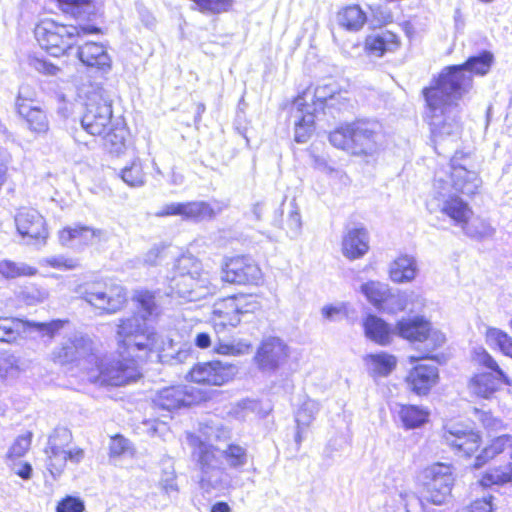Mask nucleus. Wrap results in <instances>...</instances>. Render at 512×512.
<instances>
[{
    "mask_svg": "<svg viewBox=\"0 0 512 512\" xmlns=\"http://www.w3.org/2000/svg\"><path fill=\"white\" fill-rule=\"evenodd\" d=\"M450 166L453 188L464 195H474L482 181L471 154L456 151L450 160Z\"/></svg>",
    "mask_w": 512,
    "mask_h": 512,
    "instance_id": "16",
    "label": "nucleus"
},
{
    "mask_svg": "<svg viewBox=\"0 0 512 512\" xmlns=\"http://www.w3.org/2000/svg\"><path fill=\"white\" fill-rule=\"evenodd\" d=\"M128 131L122 123L111 125L104 138V146L111 154L120 155L126 149Z\"/></svg>",
    "mask_w": 512,
    "mask_h": 512,
    "instance_id": "37",
    "label": "nucleus"
},
{
    "mask_svg": "<svg viewBox=\"0 0 512 512\" xmlns=\"http://www.w3.org/2000/svg\"><path fill=\"white\" fill-rule=\"evenodd\" d=\"M397 416L403 429L414 430L429 422L430 411L421 405L403 403L398 406Z\"/></svg>",
    "mask_w": 512,
    "mask_h": 512,
    "instance_id": "30",
    "label": "nucleus"
},
{
    "mask_svg": "<svg viewBox=\"0 0 512 512\" xmlns=\"http://www.w3.org/2000/svg\"><path fill=\"white\" fill-rule=\"evenodd\" d=\"M289 356L288 346L279 337L264 339L254 356L258 368L263 371H273L284 364Z\"/></svg>",
    "mask_w": 512,
    "mask_h": 512,
    "instance_id": "19",
    "label": "nucleus"
},
{
    "mask_svg": "<svg viewBox=\"0 0 512 512\" xmlns=\"http://www.w3.org/2000/svg\"><path fill=\"white\" fill-rule=\"evenodd\" d=\"M52 267H65L67 269H73L77 263L73 259H65L62 257H53L47 261Z\"/></svg>",
    "mask_w": 512,
    "mask_h": 512,
    "instance_id": "56",
    "label": "nucleus"
},
{
    "mask_svg": "<svg viewBox=\"0 0 512 512\" xmlns=\"http://www.w3.org/2000/svg\"><path fill=\"white\" fill-rule=\"evenodd\" d=\"M199 271L200 263L193 255H180L173 264L171 275L167 276L169 288L194 286V281L200 276Z\"/></svg>",
    "mask_w": 512,
    "mask_h": 512,
    "instance_id": "22",
    "label": "nucleus"
},
{
    "mask_svg": "<svg viewBox=\"0 0 512 512\" xmlns=\"http://www.w3.org/2000/svg\"><path fill=\"white\" fill-rule=\"evenodd\" d=\"M456 482L455 468L451 463L434 462L421 471V493L427 502L441 505L451 496Z\"/></svg>",
    "mask_w": 512,
    "mask_h": 512,
    "instance_id": "8",
    "label": "nucleus"
},
{
    "mask_svg": "<svg viewBox=\"0 0 512 512\" xmlns=\"http://www.w3.org/2000/svg\"><path fill=\"white\" fill-rule=\"evenodd\" d=\"M23 87H25V88H26V89H25V91H24V99H23V102H24V103H28V104H30V102H32V101H33V99H32V93L30 92L29 87H28L27 85H21V86H20V88H19V90H20L21 88H23Z\"/></svg>",
    "mask_w": 512,
    "mask_h": 512,
    "instance_id": "64",
    "label": "nucleus"
},
{
    "mask_svg": "<svg viewBox=\"0 0 512 512\" xmlns=\"http://www.w3.org/2000/svg\"><path fill=\"white\" fill-rule=\"evenodd\" d=\"M412 367L404 377L408 390L418 396H427L439 383L440 374L436 366L425 364L422 361L409 362Z\"/></svg>",
    "mask_w": 512,
    "mask_h": 512,
    "instance_id": "18",
    "label": "nucleus"
},
{
    "mask_svg": "<svg viewBox=\"0 0 512 512\" xmlns=\"http://www.w3.org/2000/svg\"><path fill=\"white\" fill-rule=\"evenodd\" d=\"M73 441L72 432L64 427L55 428L48 437L44 449L46 468L52 477L60 476L68 461L79 463L84 458V450L80 447L68 449Z\"/></svg>",
    "mask_w": 512,
    "mask_h": 512,
    "instance_id": "9",
    "label": "nucleus"
},
{
    "mask_svg": "<svg viewBox=\"0 0 512 512\" xmlns=\"http://www.w3.org/2000/svg\"><path fill=\"white\" fill-rule=\"evenodd\" d=\"M425 118L435 143L447 137L457 138L461 131L460 107L426 104Z\"/></svg>",
    "mask_w": 512,
    "mask_h": 512,
    "instance_id": "13",
    "label": "nucleus"
},
{
    "mask_svg": "<svg viewBox=\"0 0 512 512\" xmlns=\"http://www.w3.org/2000/svg\"><path fill=\"white\" fill-rule=\"evenodd\" d=\"M263 210H264L263 202H257L252 206L251 213L255 220H257V221L261 220Z\"/></svg>",
    "mask_w": 512,
    "mask_h": 512,
    "instance_id": "59",
    "label": "nucleus"
},
{
    "mask_svg": "<svg viewBox=\"0 0 512 512\" xmlns=\"http://www.w3.org/2000/svg\"><path fill=\"white\" fill-rule=\"evenodd\" d=\"M454 21H455V26H456L457 29L463 28L464 20L462 18V13H461L460 9H456L455 10V12H454Z\"/></svg>",
    "mask_w": 512,
    "mask_h": 512,
    "instance_id": "63",
    "label": "nucleus"
},
{
    "mask_svg": "<svg viewBox=\"0 0 512 512\" xmlns=\"http://www.w3.org/2000/svg\"><path fill=\"white\" fill-rule=\"evenodd\" d=\"M193 446L196 449L197 461L201 468H206L211 465L213 460L216 458V447L207 444L200 439H196L193 442Z\"/></svg>",
    "mask_w": 512,
    "mask_h": 512,
    "instance_id": "47",
    "label": "nucleus"
},
{
    "mask_svg": "<svg viewBox=\"0 0 512 512\" xmlns=\"http://www.w3.org/2000/svg\"><path fill=\"white\" fill-rule=\"evenodd\" d=\"M235 376V368L232 364L220 360H209L195 363L186 374V381L189 386L198 389L214 391L212 387H221L231 382Z\"/></svg>",
    "mask_w": 512,
    "mask_h": 512,
    "instance_id": "11",
    "label": "nucleus"
},
{
    "mask_svg": "<svg viewBox=\"0 0 512 512\" xmlns=\"http://www.w3.org/2000/svg\"><path fill=\"white\" fill-rule=\"evenodd\" d=\"M84 509V502L74 496H66L62 498L56 506L57 512H83Z\"/></svg>",
    "mask_w": 512,
    "mask_h": 512,
    "instance_id": "53",
    "label": "nucleus"
},
{
    "mask_svg": "<svg viewBox=\"0 0 512 512\" xmlns=\"http://www.w3.org/2000/svg\"><path fill=\"white\" fill-rule=\"evenodd\" d=\"M121 179L130 187H142L146 181V174L143 171V166L139 158L131 161L120 171Z\"/></svg>",
    "mask_w": 512,
    "mask_h": 512,
    "instance_id": "42",
    "label": "nucleus"
},
{
    "mask_svg": "<svg viewBox=\"0 0 512 512\" xmlns=\"http://www.w3.org/2000/svg\"><path fill=\"white\" fill-rule=\"evenodd\" d=\"M195 345L200 349H207L211 345V339L208 333H198L194 340Z\"/></svg>",
    "mask_w": 512,
    "mask_h": 512,
    "instance_id": "58",
    "label": "nucleus"
},
{
    "mask_svg": "<svg viewBox=\"0 0 512 512\" xmlns=\"http://www.w3.org/2000/svg\"><path fill=\"white\" fill-rule=\"evenodd\" d=\"M227 207L221 201L171 202L162 206L157 217L181 216L185 221L199 223L214 219Z\"/></svg>",
    "mask_w": 512,
    "mask_h": 512,
    "instance_id": "15",
    "label": "nucleus"
},
{
    "mask_svg": "<svg viewBox=\"0 0 512 512\" xmlns=\"http://www.w3.org/2000/svg\"><path fill=\"white\" fill-rule=\"evenodd\" d=\"M418 343L421 344L418 347L419 354L409 356L408 362L429 360L437 364H443L447 361V338L440 330L432 326L427 335H425V339Z\"/></svg>",
    "mask_w": 512,
    "mask_h": 512,
    "instance_id": "20",
    "label": "nucleus"
},
{
    "mask_svg": "<svg viewBox=\"0 0 512 512\" xmlns=\"http://www.w3.org/2000/svg\"><path fill=\"white\" fill-rule=\"evenodd\" d=\"M29 64L38 72L47 75H56L59 71V68L57 66L44 59L32 58L30 59Z\"/></svg>",
    "mask_w": 512,
    "mask_h": 512,
    "instance_id": "54",
    "label": "nucleus"
},
{
    "mask_svg": "<svg viewBox=\"0 0 512 512\" xmlns=\"http://www.w3.org/2000/svg\"><path fill=\"white\" fill-rule=\"evenodd\" d=\"M493 61V54L490 51L483 50L477 55L470 56L459 66H463L461 69L472 77L473 75L484 76L490 71Z\"/></svg>",
    "mask_w": 512,
    "mask_h": 512,
    "instance_id": "36",
    "label": "nucleus"
},
{
    "mask_svg": "<svg viewBox=\"0 0 512 512\" xmlns=\"http://www.w3.org/2000/svg\"><path fill=\"white\" fill-rule=\"evenodd\" d=\"M198 10L205 14H220L232 6L233 0H192Z\"/></svg>",
    "mask_w": 512,
    "mask_h": 512,
    "instance_id": "48",
    "label": "nucleus"
},
{
    "mask_svg": "<svg viewBox=\"0 0 512 512\" xmlns=\"http://www.w3.org/2000/svg\"><path fill=\"white\" fill-rule=\"evenodd\" d=\"M338 22L348 30H359L366 22V15L360 6L351 5L339 12Z\"/></svg>",
    "mask_w": 512,
    "mask_h": 512,
    "instance_id": "41",
    "label": "nucleus"
},
{
    "mask_svg": "<svg viewBox=\"0 0 512 512\" xmlns=\"http://www.w3.org/2000/svg\"><path fill=\"white\" fill-rule=\"evenodd\" d=\"M25 87L18 92L16 99V110L18 114L25 119L28 128L34 133H46L49 129V121L45 111L41 108L24 103Z\"/></svg>",
    "mask_w": 512,
    "mask_h": 512,
    "instance_id": "25",
    "label": "nucleus"
},
{
    "mask_svg": "<svg viewBox=\"0 0 512 512\" xmlns=\"http://www.w3.org/2000/svg\"><path fill=\"white\" fill-rule=\"evenodd\" d=\"M68 320L55 319L50 322H36L32 323L31 326L41 333L43 336L53 338L65 327Z\"/></svg>",
    "mask_w": 512,
    "mask_h": 512,
    "instance_id": "50",
    "label": "nucleus"
},
{
    "mask_svg": "<svg viewBox=\"0 0 512 512\" xmlns=\"http://www.w3.org/2000/svg\"><path fill=\"white\" fill-rule=\"evenodd\" d=\"M382 137V126L378 121L358 119L332 131L329 141L334 147L371 163L376 161L382 148Z\"/></svg>",
    "mask_w": 512,
    "mask_h": 512,
    "instance_id": "3",
    "label": "nucleus"
},
{
    "mask_svg": "<svg viewBox=\"0 0 512 512\" xmlns=\"http://www.w3.org/2000/svg\"><path fill=\"white\" fill-rule=\"evenodd\" d=\"M341 94L337 91V86L333 83L319 85L315 88L313 94V111L324 109L325 107H335Z\"/></svg>",
    "mask_w": 512,
    "mask_h": 512,
    "instance_id": "38",
    "label": "nucleus"
},
{
    "mask_svg": "<svg viewBox=\"0 0 512 512\" xmlns=\"http://www.w3.org/2000/svg\"><path fill=\"white\" fill-rule=\"evenodd\" d=\"M485 339L488 344L495 347L499 352L512 359V336L506 331L488 327L485 331Z\"/></svg>",
    "mask_w": 512,
    "mask_h": 512,
    "instance_id": "40",
    "label": "nucleus"
},
{
    "mask_svg": "<svg viewBox=\"0 0 512 512\" xmlns=\"http://www.w3.org/2000/svg\"><path fill=\"white\" fill-rule=\"evenodd\" d=\"M17 231L23 237L45 239L47 231L42 215L35 209L21 208L15 216Z\"/></svg>",
    "mask_w": 512,
    "mask_h": 512,
    "instance_id": "23",
    "label": "nucleus"
},
{
    "mask_svg": "<svg viewBox=\"0 0 512 512\" xmlns=\"http://www.w3.org/2000/svg\"><path fill=\"white\" fill-rule=\"evenodd\" d=\"M61 10L75 18L90 19L96 13L93 0H56Z\"/></svg>",
    "mask_w": 512,
    "mask_h": 512,
    "instance_id": "39",
    "label": "nucleus"
},
{
    "mask_svg": "<svg viewBox=\"0 0 512 512\" xmlns=\"http://www.w3.org/2000/svg\"><path fill=\"white\" fill-rule=\"evenodd\" d=\"M261 270L248 256L228 259L222 269V280L234 285H259Z\"/></svg>",
    "mask_w": 512,
    "mask_h": 512,
    "instance_id": "17",
    "label": "nucleus"
},
{
    "mask_svg": "<svg viewBox=\"0 0 512 512\" xmlns=\"http://www.w3.org/2000/svg\"><path fill=\"white\" fill-rule=\"evenodd\" d=\"M398 47V37L388 30L368 35L364 45L366 53L377 58L384 56L387 52H394Z\"/></svg>",
    "mask_w": 512,
    "mask_h": 512,
    "instance_id": "29",
    "label": "nucleus"
},
{
    "mask_svg": "<svg viewBox=\"0 0 512 512\" xmlns=\"http://www.w3.org/2000/svg\"><path fill=\"white\" fill-rule=\"evenodd\" d=\"M233 351V346L225 343H217L215 352L218 354H230Z\"/></svg>",
    "mask_w": 512,
    "mask_h": 512,
    "instance_id": "62",
    "label": "nucleus"
},
{
    "mask_svg": "<svg viewBox=\"0 0 512 512\" xmlns=\"http://www.w3.org/2000/svg\"><path fill=\"white\" fill-rule=\"evenodd\" d=\"M102 234L103 231L100 229L77 224L73 227H66L60 231L59 239L63 245H69L74 240H78L81 244L88 245L92 244L95 238H100Z\"/></svg>",
    "mask_w": 512,
    "mask_h": 512,
    "instance_id": "33",
    "label": "nucleus"
},
{
    "mask_svg": "<svg viewBox=\"0 0 512 512\" xmlns=\"http://www.w3.org/2000/svg\"><path fill=\"white\" fill-rule=\"evenodd\" d=\"M481 426L487 432L484 441L480 431L474 429H445L442 441L456 456L469 463L472 470H480L493 459L511 449L510 461L490 467L481 473L477 484L483 489L503 487L512 483V434L491 435L492 431L505 429L502 419L490 411L474 409Z\"/></svg>",
    "mask_w": 512,
    "mask_h": 512,
    "instance_id": "2",
    "label": "nucleus"
},
{
    "mask_svg": "<svg viewBox=\"0 0 512 512\" xmlns=\"http://www.w3.org/2000/svg\"><path fill=\"white\" fill-rule=\"evenodd\" d=\"M76 55L88 67L100 69L110 68V57L103 45L96 42H86L78 46Z\"/></svg>",
    "mask_w": 512,
    "mask_h": 512,
    "instance_id": "31",
    "label": "nucleus"
},
{
    "mask_svg": "<svg viewBox=\"0 0 512 512\" xmlns=\"http://www.w3.org/2000/svg\"><path fill=\"white\" fill-rule=\"evenodd\" d=\"M432 323L422 315L404 317L396 322V333L410 343H418L425 339V335L432 327Z\"/></svg>",
    "mask_w": 512,
    "mask_h": 512,
    "instance_id": "24",
    "label": "nucleus"
},
{
    "mask_svg": "<svg viewBox=\"0 0 512 512\" xmlns=\"http://www.w3.org/2000/svg\"><path fill=\"white\" fill-rule=\"evenodd\" d=\"M472 361L477 368L489 370L475 373L469 379L468 388L475 397L491 399L501 389V385H512L510 377L486 349L475 350L472 353Z\"/></svg>",
    "mask_w": 512,
    "mask_h": 512,
    "instance_id": "6",
    "label": "nucleus"
},
{
    "mask_svg": "<svg viewBox=\"0 0 512 512\" xmlns=\"http://www.w3.org/2000/svg\"><path fill=\"white\" fill-rule=\"evenodd\" d=\"M308 92L298 96L294 102L297 108V115H295V133L294 140L297 143H306L310 138L314 129V115L309 110V105L306 103Z\"/></svg>",
    "mask_w": 512,
    "mask_h": 512,
    "instance_id": "26",
    "label": "nucleus"
},
{
    "mask_svg": "<svg viewBox=\"0 0 512 512\" xmlns=\"http://www.w3.org/2000/svg\"><path fill=\"white\" fill-rule=\"evenodd\" d=\"M23 322L17 318H0V342H9L20 334Z\"/></svg>",
    "mask_w": 512,
    "mask_h": 512,
    "instance_id": "46",
    "label": "nucleus"
},
{
    "mask_svg": "<svg viewBox=\"0 0 512 512\" xmlns=\"http://www.w3.org/2000/svg\"><path fill=\"white\" fill-rule=\"evenodd\" d=\"M441 211L457 224H463L464 233L471 239L482 241L494 234V229L483 220H473L468 223L471 209L468 204L458 196H449L442 205Z\"/></svg>",
    "mask_w": 512,
    "mask_h": 512,
    "instance_id": "14",
    "label": "nucleus"
},
{
    "mask_svg": "<svg viewBox=\"0 0 512 512\" xmlns=\"http://www.w3.org/2000/svg\"><path fill=\"white\" fill-rule=\"evenodd\" d=\"M86 299L100 313H115L126 300L120 290H93L87 293Z\"/></svg>",
    "mask_w": 512,
    "mask_h": 512,
    "instance_id": "28",
    "label": "nucleus"
},
{
    "mask_svg": "<svg viewBox=\"0 0 512 512\" xmlns=\"http://www.w3.org/2000/svg\"><path fill=\"white\" fill-rule=\"evenodd\" d=\"M36 269L24 263H15L10 260L0 261V274L6 279H14L20 276H31Z\"/></svg>",
    "mask_w": 512,
    "mask_h": 512,
    "instance_id": "44",
    "label": "nucleus"
},
{
    "mask_svg": "<svg viewBox=\"0 0 512 512\" xmlns=\"http://www.w3.org/2000/svg\"><path fill=\"white\" fill-rule=\"evenodd\" d=\"M100 28L95 25H63L52 20L42 21L34 29L35 38L39 45L50 55L59 57L70 54L73 46L78 43L81 35L96 34Z\"/></svg>",
    "mask_w": 512,
    "mask_h": 512,
    "instance_id": "5",
    "label": "nucleus"
},
{
    "mask_svg": "<svg viewBox=\"0 0 512 512\" xmlns=\"http://www.w3.org/2000/svg\"><path fill=\"white\" fill-rule=\"evenodd\" d=\"M363 360L374 376H388L397 365V358L386 352L367 354Z\"/></svg>",
    "mask_w": 512,
    "mask_h": 512,
    "instance_id": "34",
    "label": "nucleus"
},
{
    "mask_svg": "<svg viewBox=\"0 0 512 512\" xmlns=\"http://www.w3.org/2000/svg\"><path fill=\"white\" fill-rule=\"evenodd\" d=\"M112 116V101L103 88L95 87L87 92L81 117V126L87 133L102 135L113 124Z\"/></svg>",
    "mask_w": 512,
    "mask_h": 512,
    "instance_id": "10",
    "label": "nucleus"
},
{
    "mask_svg": "<svg viewBox=\"0 0 512 512\" xmlns=\"http://www.w3.org/2000/svg\"><path fill=\"white\" fill-rule=\"evenodd\" d=\"M390 278L395 283H407L417 273L416 260L408 255L397 258L390 266Z\"/></svg>",
    "mask_w": 512,
    "mask_h": 512,
    "instance_id": "35",
    "label": "nucleus"
},
{
    "mask_svg": "<svg viewBox=\"0 0 512 512\" xmlns=\"http://www.w3.org/2000/svg\"><path fill=\"white\" fill-rule=\"evenodd\" d=\"M212 400V392L195 386L174 385L160 390L155 404L163 410L173 411L183 407L197 406Z\"/></svg>",
    "mask_w": 512,
    "mask_h": 512,
    "instance_id": "12",
    "label": "nucleus"
},
{
    "mask_svg": "<svg viewBox=\"0 0 512 512\" xmlns=\"http://www.w3.org/2000/svg\"><path fill=\"white\" fill-rule=\"evenodd\" d=\"M260 308L258 295L238 293L214 303L209 322L216 333L239 325L241 315L254 313Z\"/></svg>",
    "mask_w": 512,
    "mask_h": 512,
    "instance_id": "7",
    "label": "nucleus"
},
{
    "mask_svg": "<svg viewBox=\"0 0 512 512\" xmlns=\"http://www.w3.org/2000/svg\"><path fill=\"white\" fill-rule=\"evenodd\" d=\"M223 456L230 467L238 468L246 463V450L238 444H229Z\"/></svg>",
    "mask_w": 512,
    "mask_h": 512,
    "instance_id": "49",
    "label": "nucleus"
},
{
    "mask_svg": "<svg viewBox=\"0 0 512 512\" xmlns=\"http://www.w3.org/2000/svg\"><path fill=\"white\" fill-rule=\"evenodd\" d=\"M136 311L119 321L116 331L117 359L96 357L85 368L87 380L99 387H121L142 377L141 367L147 363L157 344L152 326L158 315V306L149 290H141L134 297Z\"/></svg>",
    "mask_w": 512,
    "mask_h": 512,
    "instance_id": "1",
    "label": "nucleus"
},
{
    "mask_svg": "<svg viewBox=\"0 0 512 512\" xmlns=\"http://www.w3.org/2000/svg\"><path fill=\"white\" fill-rule=\"evenodd\" d=\"M93 341L88 336L69 338L52 353V360L59 365H69L93 355Z\"/></svg>",
    "mask_w": 512,
    "mask_h": 512,
    "instance_id": "21",
    "label": "nucleus"
},
{
    "mask_svg": "<svg viewBox=\"0 0 512 512\" xmlns=\"http://www.w3.org/2000/svg\"><path fill=\"white\" fill-rule=\"evenodd\" d=\"M14 473L22 480H30L33 475L32 465L29 462H22Z\"/></svg>",
    "mask_w": 512,
    "mask_h": 512,
    "instance_id": "57",
    "label": "nucleus"
},
{
    "mask_svg": "<svg viewBox=\"0 0 512 512\" xmlns=\"http://www.w3.org/2000/svg\"><path fill=\"white\" fill-rule=\"evenodd\" d=\"M33 439V432L27 431L17 436L9 447L5 457L8 461L15 462L24 457L30 450Z\"/></svg>",
    "mask_w": 512,
    "mask_h": 512,
    "instance_id": "43",
    "label": "nucleus"
},
{
    "mask_svg": "<svg viewBox=\"0 0 512 512\" xmlns=\"http://www.w3.org/2000/svg\"><path fill=\"white\" fill-rule=\"evenodd\" d=\"M134 447L122 434L117 433L110 437L108 455L110 458H119L126 454H133Z\"/></svg>",
    "mask_w": 512,
    "mask_h": 512,
    "instance_id": "45",
    "label": "nucleus"
},
{
    "mask_svg": "<svg viewBox=\"0 0 512 512\" xmlns=\"http://www.w3.org/2000/svg\"><path fill=\"white\" fill-rule=\"evenodd\" d=\"M287 224H288L290 230L295 235H297L298 232L300 231L301 225H302V223H301V216H300V213L297 210H292L289 213Z\"/></svg>",
    "mask_w": 512,
    "mask_h": 512,
    "instance_id": "55",
    "label": "nucleus"
},
{
    "mask_svg": "<svg viewBox=\"0 0 512 512\" xmlns=\"http://www.w3.org/2000/svg\"><path fill=\"white\" fill-rule=\"evenodd\" d=\"M365 336L381 346L390 344L393 330L383 319L369 314L363 320Z\"/></svg>",
    "mask_w": 512,
    "mask_h": 512,
    "instance_id": "32",
    "label": "nucleus"
},
{
    "mask_svg": "<svg viewBox=\"0 0 512 512\" xmlns=\"http://www.w3.org/2000/svg\"><path fill=\"white\" fill-rule=\"evenodd\" d=\"M341 312V309L334 306H325L322 309V314L326 318H332L334 315L339 314Z\"/></svg>",
    "mask_w": 512,
    "mask_h": 512,
    "instance_id": "61",
    "label": "nucleus"
},
{
    "mask_svg": "<svg viewBox=\"0 0 512 512\" xmlns=\"http://www.w3.org/2000/svg\"><path fill=\"white\" fill-rule=\"evenodd\" d=\"M210 512H231V508L228 503L219 501L211 506Z\"/></svg>",
    "mask_w": 512,
    "mask_h": 512,
    "instance_id": "60",
    "label": "nucleus"
},
{
    "mask_svg": "<svg viewBox=\"0 0 512 512\" xmlns=\"http://www.w3.org/2000/svg\"><path fill=\"white\" fill-rule=\"evenodd\" d=\"M494 497L486 495L472 500L466 507L465 512H494Z\"/></svg>",
    "mask_w": 512,
    "mask_h": 512,
    "instance_id": "52",
    "label": "nucleus"
},
{
    "mask_svg": "<svg viewBox=\"0 0 512 512\" xmlns=\"http://www.w3.org/2000/svg\"><path fill=\"white\" fill-rule=\"evenodd\" d=\"M171 246L164 244L154 245L144 256V263L154 266L161 263L169 255H171Z\"/></svg>",
    "mask_w": 512,
    "mask_h": 512,
    "instance_id": "51",
    "label": "nucleus"
},
{
    "mask_svg": "<svg viewBox=\"0 0 512 512\" xmlns=\"http://www.w3.org/2000/svg\"><path fill=\"white\" fill-rule=\"evenodd\" d=\"M369 250V235L365 228L349 229L342 239V253L350 259L355 260L363 257Z\"/></svg>",
    "mask_w": 512,
    "mask_h": 512,
    "instance_id": "27",
    "label": "nucleus"
},
{
    "mask_svg": "<svg viewBox=\"0 0 512 512\" xmlns=\"http://www.w3.org/2000/svg\"><path fill=\"white\" fill-rule=\"evenodd\" d=\"M462 66L450 65L434 77L428 87L422 90L426 104L460 107L461 100L472 88L473 78Z\"/></svg>",
    "mask_w": 512,
    "mask_h": 512,
    "instance_id": "4",
    "label": "nucleus"
}]
</instances>
